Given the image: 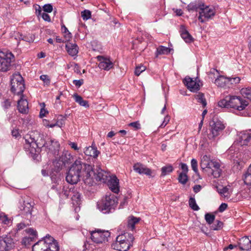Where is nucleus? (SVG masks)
Returning a JSON list of instances; mask_svg holds the SVG:
<instances>
[{
    "label": "nucleus",
    "mask_w": 251,
    "mask_h": 251,
    "mask_svg": "<svg viewBox=\"0 0 251 251\" xmlns=\"http://www.w3.org/2000/svg\"><path fill=\"white\" fill-rule=\"evenodd\" d=\"M228 189L226 187H223L222 189L220 190L219 193L223 195L225 197H227L228 196Z\"/></svg>",
    "instance_id": "nucleus-57"
},
{
    "label": "nucleus",
    "mask_w": 251,
    "mask_h": 251,
    "mask_svg": "<svg viewBox=\"0 0 251 251\" xmlns=\"http://www.w3.org/2000/svg\"><path fill=\"white\" fill-rule=\"evenodd\" d=\"M128 126L132 127L134 130H138L141 128V125L139 121L130 123Z\"/></svg>",
    "instance_id": "nucleus-52"
},
{
    "label": "nucleus",
    "mask_w": 251,
    "mask_h": 251,
    "mask_svg": "<svg viewBox=\"0 0 251 251\" xmlns=\"http://www.w3.org/2000/svg\"><path fill=\"white\" fill-rule=\"evenodd\" d=\"M227 207V204L226 203H222L219 207L218 210L220 212H224Z\"/></svg>",
    "instance_id": "nucleus-59"
},
{
    "label": "nucleus",
    "mask_w": 251,
    "mask_h": 251,
    "mask_svg": "<svg viewBox=\"0 0 251 251\" xmlns=\"http://www.w3.org/2000/svg\"><path fill=\"white\" fill-rule=\"evenodd\" d=\"M215 15V10L214 8L206 6L204 4L203 7L199 11V16L198 19L201 23H204L205 20L204 17L206 20L211 19Z\"/></svg>",
    "instance_id": "nucleus-11"
},
{
    "label": "nucleus",
    "mask_w": 251,
    "mask_h": 251,
    "mask_svg": "<svg viewBox=\"0 0 251 251\" xmlns=\"http://www.w3.org/2000/svg\"><path fill=\"white\" fill-rule=\"evenodd\" d=\"M140 219L139 218L135 217L133 216L128 217L127 220V227L133 230L135 228V225L137 224Z\"/></svg>",
    "instance_id": "nucleus-33"
},
{
    "label": "nucleus",
    "mask_w": 251,
    "mask_h": 251,
    "mask_svg": "<svg viewBox=\"0 0 251 251\" xmlns=\"http://www.w3.org/2000/svg\"><path fill=\"white\" fill-rule=\"evenodd\" d=\"M75 99V101L78 103L80 106H83L85 108L89 107L88 101L84 100L83 98L77 94H75L73 96Z\"/></svg>",
    "instance_id": "nucleus-34"
},
{
    "label": "nucleus",
    "mask_w": 251,
    "mask_h": 251,
    "mask_svg": "<svg viewBox=\"0 0 251 251\" xmlns=\"http://www.w3.org/2000/svg\"><path fill=\"white\" fill-rule=\"evenodd\" d=\"M216 161H212L210 159V156L204 155L201 159V167L202 170L207 169L208 170L211 168L212 166L215 165L214 164Z\"/></svg>",
    "instance_id": "nucleus-21"
},
{
    "label": "nucleus",
    "mask_w": 251,
    "mask_h": 251,
    "mask_svg": "<svg viewBox=\"0 0 251 251\" xmlns=\"http://www.w3.org/2000/svg\"><path fill=\"white\" fill-rule=\"evenodd\" d=\"M174 169L172 165H168L161 168V176H165L173 172Z\"/></svg>",
    "instance_id": "nucleus-41"
},
{
    "label": "nucleus",
    "mask_w": 251,
    "mask_h": 251,
    "mask_svg": "<svg viewBox=\"0 0 251 251\" xmlns=\"http://www.w3.org/2000/svg\"><path fill=\"white\" fill-rule=\"evenodd\" d=\"M210 126V132L207 135L209 140H214L225 127L224 125L220 121L213 122V123Z\"/></svg>",
    "instance_id": "nucleus-9"
},
{
    "label": "nucleus",
    "mask_w": 251,
    "mask_h": 251,
    "mask_svg": "<svg viewBox=\"0 0 251 251\" xmlns=\"http://www.w3.org/2000/svg\"><path fill=\"white\" fill-rule=\"evenodd\" d=\"M239 248L241 250L249 251L251 249V237L244 236L239 242Z\"/></svg>",
    "instance_id": "nucleus-19"
},
{
    "label": "nucleus",
    "mask_w": 251,
    "mask_h": 251,
    "mask_svg": "<svg viewBox=\"0 0 251 251\" xmlns=\"http://www.w3.org/2000/svg\"><path fill=\"white\" fill-rule=\"evenodd\" d=\"M43 10L48 13H50L53 10L52 6L51 4H46L43 7Z\"/></svg>",
    "instance_id": "nucleus-54"
},
{
    "label": "nucleus",
    "mask_w": 251,
    "mask_h": 251,
    "mask_svg": "<svg viewBox=\"0 0 251 251\" xmlns=\"http://www.w3.org/2000/svg\"><path fill=\"white\" fill-rule=\"evenodd\" d=\"M197 102L202 104L203 107H205L207 104L206 100L204 98V94L202 93H199L198 94L195 96Z\"/></svg>",
    "instance_id": "nucleus-37"
},
{
    "label": "nucleus",
    "mask_w": 251,
    "mask_h": 251,
    "mask_svg": "<svg viewBox=\"0 0 251 251\" xmlns=\"http://www.w3.org/2000/svg\"><path fill=\"white\" fill-rule=\"evenodd\" d=\"M48 113V111L45 110L44 108H41L40 112V117L43 118L45 116L46 114Z\"/></svg>",
    "instance_id": "nucleus-64"
},
{
    "label": "nucleus",
    "mask_w": 251,
    "mask_h": 251,
    "mask_svg": "<svg viewBox=\"0 0 251 251\" xmlns=\"http://www.w3.org/2000/svg\"><path fill=\"white\" fill-rule=\"evenodd\" d=\"M97 59L100 61L99 67L102 70L108 71L113 67V64L109 58L104 57L103 56H98Z\"/></svg>",
    "instance_id": "nucleus-15"
},
{
    "label": "nucleus",
    "mask_w": 251,
    "mask_h": 251,
    "mask_svg": "<svg viewBox=\"0 0 251 251\" xmlns=\"http://www.w3.org/2000/svg\"><path fill=\"white\" fill-rule=\"evenodd\" d=\"M133 243L127 242H115L113 244L112 246L115 250L119 251H127L129 248L132 246Z\"/></svg>",
    "instance_id": "nucleus-23"
},
{
    "label": "nucleus",
    "mask_w": 251,
    "mask_h": 251,
    "mask_svg": "<svg viewBox=\"0 0 251 251\" xmlns=\"http://www.w3.org/2000/svg\"><path fill=\"white\" fill-rule=\"evenodd\" d=\"M72 186H73L70 188L66 187L65 186H63L61 193V196H64L66 198L70 197V196H72L73 193L72 191Z\"/></svg>",
    "instance_id": "nucleus-39"
},
{
    "label": "nucleus",
    "mask_w": 251,
    "mask_h": 251,
    "mask_svg": "<svg viewBox=\"0 0 251 251\" xmlns=\"http://www.w3.org/2000/svg\"><path fill=\"white\" fill-rule=\"evenodd\" d=\"M11 104V101L9 99H5L2 102V105L4 109H7L10 107Z\"/></svg>",
    "instance_id": "nucleus-55"
},
{
    "label": "nucleus",
    "mask_w": 251,
    "mask_h": 251,
    "mask_svg": "<svg viewBox=\"0 0 251 251\" xmlns=\"http://www.w3.org/2000/svg\"><path fill=\"white\" fill-rule=\"evenodd\" d=\"M58 243L52 237L47 235L32 246V251H58Z\"/></svg>",
    "instance_id": "nucleus-4"
},
{
    "label": "nucleus",
    "mask_w": 251,
    "mask_h": 251,
    "mask_svg": "<svg viewBox=\"0 0 251 251\" xmlns=\"http://www.w3.org/2000/svg\"><path fill=\"white\" fill-rule=\"evenodd\" d=\"M28 232L30 233L32 236H26L24 237L22 241V244L25 246H27L31 244V242L33 241L34 237L36 235V231L34 230L33 229H29Z\"/></svg>",
    "instance_id": "nucleus-29"
},
{
    "label": "nucleus",
    "mask_w": 251,
    "mask_h": 251,
    "mask_svg": "<svg viewBox=\"0 0 251 251\" xmlns=\"http://www.w3.org/2000/svg\"><path fill=\"white\" fill-rule=\"evenodd\" d=\"M14 247L13 239L10 235L0 236V251H7Z\"/></svg>",
    "instance_id": "nucleus-12"
},
{
    "label": "nucleus",
    "mask_w": 251,
    "mask_h": 251,
    "mask_svg": "<svg viewBox=\"0 0 251 251\" xmlns=\"http://www.w3.org/2000/svg\"><path fill=\"white\" fill-rule=\"evenodd\" d=\"M249 104L248 102L240 96L227 95L218 102V105L222 108H233L239 111L244 109Z\"/></svg>",
    "instance_id": "nucleus-3"
},
{
    "label": "nucleus",
    "mask_w": 251,
    "mask_h": 251,
    "mask_svg": "<svg viewBox=\"0 0 251 251\" xmlns=\"http://www.w3.org/2000/svg\"><path fill=\"white\" fill-rule=\"evenodd\" d=\"M215 218V216L213 214L210 213H206L205 215V219L207 223L209 225H211L213 223Z\"/></svg>",
    "instance_id": "nucleus-46"
},
{
    "label": "nucleus",
    "mask_w": 251,
    "mask_h": 251,
    "mask_svg": "<svg viewBox=\"0 0 251 251\" xmlns=\"http://www.w3.org/2000/svg\"><path fill=\"white\" fill-rule=\"evenodd\" d=\"M20 210L21 214L25 216V218L30 219L31 217L33 205L30 202L24 201L23 204L21 205Z\"/></svg>",
    "instance_id": "nucleus-16"
},
{
    "label": "nucleus",
    "mask_w": 251,
    "mask_h": 251,
    "mask_svg": "<svg viewBox=\"0 0 251 251\" xmlns=\"http://www.w3.org/2000/svg\"><path fill=\"white\" fill-rule=\"evenodd\" d=\"M40 78L41 80H42L46 85H49L50 84V79L48 75H41Z\"/></svg>",
    "instance_id": "nucleus-53"
},
{
    "label": "nucleus",
    "mask_w": 251,
    "mask_h": 251,
    "mask_svg": "<svg viewBox=\"0 0 251 251\" xmlns=\"http://www.w3.org/2000/svg\"><path fill=\"white\" fill-rule=\"evenodd\" d=\"M171 49L163 46H160L157 49L155 52V57H157L159 55L168 54L171 51Z\"/></svg>",
    "instance_id": "nucleus-35"
},
{
    "label": "nucleus",
    "mask_w": 251,
    "mask_h": 251,
    "mask_svg": "<svg viewBox=\"0 0 251 251\" xmlns=\"http://www.w3.org/2000/svg\"><path fill=\"white\" fill-rule=\"evenodd\" d=\"M72 191L73 193L72 196H70V198L73 201L74 204H75V202L77 204L78 201H79L80 195L74 186H72Z\"/></svg>",
    "instance_id": "nucleus-36"
},
{
    "label": "nucleus",
    "mask_w": 251,
    "mask_h": 251,
    "mask_svg": "<svg viewBox=\"0 0 251 251\" xmlns=\"http://www.w3.org/2000/svg\"><path fill=\"white\" fill-rule=\"evenodd\" d=\"M228 78L223 75H220L215 80V84L220 87H230L228 83Z\"/></svg>",
    "instance_id": "nucleus-27"
},
{
    "label": "nucleus",
    "mask_w": 251,
    "mask_h": 251,
    "mask_svg": "<svg viewBox=\"0 0 251 251\" xmlns=\"http://www.w3.org/2000/svg\"><path fill=\"white\" fill-rule=\"evenodd\" d=\"M92 166L82 162L80 160H76L72 165L66 176V181L71 184H76L82 178L86 184H91L93 180L91 174H94Z\"/></svg>",
    "instance_id": "nucleus-1"
},
{
    "label": "nucleus",
    "mask_w": 251,
    "mask_h": 251,
    "mask_svg": "<svg viewBox=\"0 0 251 251\" xmlns=\"http://www.w3.org/2000/svg\"><path fill=\"white\" fill-rule=\"evenodd\" d=\"M240 92L243 97L251 101V87L243 88Z\"/></svg>",
    "instance_id": "nucleus-38"
},
{
    "label": "nucleus",
    "mask_w": 251,
    "mask_h": 251,
    "mask_svg": "<svg viewBox=\"0 0 251 251\" xmlns=\"http://www.w3.org/2000/svg\"><path fill=\"white\" fill-rule=\"evenodd\" d=\"M180 35L182 38L186 43H190L193 41L192 36L189 34L188 31L185 28L183 25H181L180 27Z\"/></svg>",
    "instance_id": "nucleus-31"
},
{
    "label": "nucleus",
    "mask_w": 251,
    "mask_h": 251,
    "mask_svg": "<svg viewBox=\"0 0 251 251\" xmlns=\"http://www.w3.org/2000/svg\"><path fill=\"white\" fill-rule=\"evenodd\" d=\"M11 86L13 93L17 95H23L25 87L23 78L20 74H15L12 76Z\"/></svg>",
    "instance_id": "nucleus-6"
},
{
    "label": "nucleus",
    "mask_w": 251,
    "mask_h": 251,
    "mask_svg": "<svg viewBox=\"0 0 251 251\" xmlns=\"http://www.w3.org/2000/svg\"><path fill=\"white\" fill-rule=\"evenodd\" d=\"M108 179V186L110 190L115 193H118L119 191V179L115 176H110Z\"/></svg>",
    "instance_id": "nucleus-17"
},
{
    "label": "nucleus",
    "mask_w": 251,
    "mask_h": 251,
    "mask_svg": "<svg viewBox=\"0 0 251 251\" xmlns=\"http://www.w3.org/2000/svg\"><path fill=\"white\" fill-rule=\"evenodd\" d=\"M91 13L88 10H85L81 12V17L84 20H87L91 18Z\"/></svg>",
    "instance_id": "nucleus-49"
},
{
    "label": "nucleus",
    "mask_w": 251,
    "mask_h": 251,
    "mask_svg": "<svg viewBox=\"0 0 251 251\" xmlns=\"http://www.w3.org/2000/svg\"><path fill=\"white\" fill-rule=\"evenodd\" d=\"M92 171L94 174H91L90 177H91L93 182L91 184H88L89 185H93V183H95V180L105 183L107 181L108 178L110 176L108 172L104 171L100 168H99L96 170H94L92 168Z\"/></svg>",
    "instance_id": "nucleus-8"
},
{
    "label": "nucleus",
    "mask_w": 251,
    "mask_h": 251,
    "mask_svg": "<svg viewBox=\"0 0 251 251\" xmlns=\"http://www.w3.org/2000/svg\"><path fill=\"white\" fill-rule=\"evenodd\" d=\"M65 166L61 160L58 159H55L53 162L51 166V173H59L62 170Z\"/></svg>",
    "instance_id": "nucleus-24"
},
{
    "label": "nucleus",
    "mask_w": 251,
    "mask_h": 251,
    "mask_svg": "<svg viewBox=\"0 0 251 251\" xmlns=\"http://www.w3.org/2000/svg\"><path fill=\"white\" fill-rule=\"evenodd\" d=\"M146 70V67L143 65H140L136 67L135 71V74L137 76H139L141 73Z\"/></svg>",
    "instance_id": "nucleus-51"
},
{
    "label": "nucleus",
    "mask_w": 251,
    "mask_h": 251,
    "mask_svg": "<svg viewBox=\"0 0 251 251\" xmlns=\"http://www.w3.org/2000/svg\"><path fill=\"white\" fill-rule=\"evenodd\" d=\"M183 82L187 88L193 92L198 91L200 86L202 85L201 82L199 80L198 81L197 79L194 80L193 78L189 76H186Z\"/></svg>",
    "instance_id": "nucleus-13"
},
{
    "label": "nucleus",
    "mask_w": 251,
    "mask_h": 251,
    "mask_svg": "<svg viewBox=\"0 0 251 251\" xmlns=\"http://www.w3.org/2000/svg\"><path fill=\"white\" fill-rule=\"evenodd\" d=\"M181 168L183 170L182 173L187 174L188 171V168L187 165L185 163H181Z\"/></svg>",
    "instance_id": "nucleus-60"
},
{
    "label": "nucleus",
    "mask_w": 251,
    "mask_h": 251,
    "mask_svg": "<svg viewBox=\"0 0 251 251\" xmlns=\"http://www.w3.org/2000/svg\"><path fill=\"white\" fill-rule=\"evenodd\" d=\"M69 145L70 147L75 151H78L79 148L77 147V144L75 142H69Z\"/></svg>",
    "instance_id": "nucleus-62"
},
{
    "label": "nucleus",
    "mask_w": 251,
    "mask_h": 251,
    "mask_svg": "<svg viewBox=\"0 0 251 251\" xmlns=\"http://www.w3.org/2000/svg\"><path fill=\"white\" fill-rule=\"evenodd\" d=\"M214 166H212L211 168L208 169V173L213 176L214 178H218L221 175L222 170L220 169V164L216 162ZM208 171V170H207Z\"/></svg>",
    "instance_id": "nucleus-25"
},
{
    "label": "nucleus",
    "mask_w": 251,
    "mask_h": 251,
    "mask_svg": "<svg viewBox=\"0 0 251 251\" xmlns=\"http://www.w3.org/2000/svg\"><path fill=\"white\" fill-rule=\"evenodd\" d=\"M237 141L241 146H251V130L241 132Z\"/></svg>",
    "instance_id": "nucleus-14"
},
{
    "label": "nucleus",
    "mask_w": 251,
    "mask_h": 251,
    "mask_svg": "<svg viewBox=\"0 0 251 251\" xmlns=\"http://www.w3.org/2000/svg\"><path fill=\"white\" fill-rule=\"evenodd\" d=\"M188 180V177L186 173H181L178 177V180L179 183L182 184H185Z\"/></svg>",
    "instance_id": "nucleus-43"
},
{
    "label": "nucleus",
    "mask_w": 251,
    "mask_h": 251,
    "mask_svg": "<svg viewBox=\"0 0 251 251\" xmlns=\"http://www.w3.org/2000/svg\"><path fill=\"white\" fill-rule=\"evenodd\" d=\"M42 17L46 21L50 22V21H51L50 18V16L49 15V14H48L46 13H42Z\"/></svg>",
    "instance_id": "nucleus-61"
},
{
    "label": "nucleus",
    "mask_w": 251,
    "mask_h": 251,
    "mask_svg": "<svg viewBox=\"0 0 251 251\" xmlns=\"http://www.w3.org/2000/svg\"><path fill=\"white\" fill-rule=\"evenodd\" d=\"M204 3L201 2H192L188 5L187 8L189 11H198L199 10H201L202 7H203Z\"/></svg>",
    "instance_id": "nucleus-32"
},
{
    "label": "nucleus",
    "mask_w": 251,
    "mask_h": 251,
    "mask_svg": "<svg viewBox=\"0 0 251 251\" xmlns=\"http://www.w3.org/2000/svg\"><path fill=\"white\" fill-rule=\"evenodd\" d=\"M14 60V56L11 52L0 51V71L6 72L9 71Z\"/></svg>",
    "instance_id": "nucleus-7"
},
{
    "label": "nucleus",
    "mask_w": 251,
    "mask_h": 251,
    "mask_svg": "<svg viewBox=\"0 0 251 251\" xmlns=\"http://www.w3.org/2000/svg\"><path fill=\"white\" fill-rule=\"evenodd\" d=\"M84 152L85 155L92 156L94 158L97 157L100 153L97 148L93 146L86 147L85 149Z\"/></svg>",
    "instance_id": "nucleus-30"
},
{
    "label": "nucleus",
    "mask_w": 251,
    "mask_h": 251,
    "mask_svg": "<svg viewBox=\"0 0 251 251\" xmlns=\"http://www.w3.org/2000/svg\"><path fill=\"white\" fill-rule=\"evenodd\" d=\"M110 233L108 231H103L100 230L93 231L91 232V238L92 241L96 244L102 243L107 241V238L109 237Z\"/></svg>",
    "instance_id": "nucleus-10"
},
{
    "label": "nucleus",
    "mask_w": 251,
    "mask_h": 251,
    "mask_svg": "<svg viewBox=\"0 0 251 251\" xmlns=\"http://www.w3.org/2000/svg\"><path fill=\"white\" fill-rule=\"evenodd\" d=\"M118 203L117 198L113 194L107 195L97 203L98 208L103 214H108L114 210Z\"/></svg>",
    "instance_id": "nucleus-5"
},
{
    "label": "nucleus",
    "mask_w": 251,
    "mask_h": 251,
    "mask_svg": "<svg viewBox=\"0 0 251 251\" xmlns=\"http://www.w3.org/2000/svg\"><path fill=\"white\" fill-rule=\"evenodd\" d=\"M0 222L3 225H8L11 223V219L7 217V215L4 214H0Z\"/></svg>",
    "instance_id": "nucleus-42"
},
{
    "label": "nucleus",
    "mask_w": 251,
    "mask_h": 251,
    "mask_svg": "<svg viewBox=\"0 0 251 251\" xmlns=\"http://www.w3.org/2000/svg\"><path fill=\"white\" fill-rule=\"evenodd\" d=\"M23 97V95H22L20 100H18L17 107L20 113L25 114L28 112V104L27 100Z\"/></svg>",
    "instance_id": "nucleus-22"
},
{
    "label": "nucleus",
    "mask_w": 251,
    "mask_h": 251,
    "mask_svg": "<svg viewBox=\"0 0 251 251\" xmlns=\"http://www.w3.org/2000/svg\"><path fill=\"white\" fill-rule=\"evenodd\" d=\"M58 158L61 162L62 161L65 166L70 163L73 159V156L67 151H64Z\"/></svg>",
    "instance_id": "nucleus-28"
},
{
    "label": "nucleus",
    "mask_w": 251,
    "mask_h": 251,
    "mask_svg": "<svg viewBox=\"0 0 251 251\" xmlns=\"http://www.w3.org/2000/svg\"><path fill=\"white\" fill-rule=\"evenodd\" d=\"M191 165L192 170L196 174L198 173V162L196 159H192L191 161Z\"/></svg>",
    "instance_id": "nucleus-50"
},
{
    "label": "nucleus",
    "mask_w": 251,
    "mask_h": 251,
    "mask_svg": "<svg viewBox=\"0 0 251 251\" xmlns=\"http://www.w3.org/2000/svg\"><path fill=\"white\" fill-rule=\"evenodd\" d=\"M65 46L66 50L70 55L72 56L76 55L78 53V47L76 44L67 42Z\"/></svg>",
    "instance_id": "nucleus-26"
},
{
    "label": "nucleus",
    "mask_w": 251,
    "mask_h": 251,
    "mask_svg": "<svg viewBox=\"0 0 251 251\" xmlns=\"http://www.w3.org/2000/svg\"><path fill=\"white\" fill-rule=\"evenodd\" d=\"M65 117H63L62 115H59L57 118V120L55 122L57 126L61 127L65 125Z\"/></svg>",
    "instance_id": "nucleus-48"
},
{
    "label": "nucleus",
    "mask_w": 251,
    "mask_h": 251,
    "mask_svg": "<svg viewBox=\"0 0 251 251\" xmlns=\"http://www.w3.org/2000/svg\"><path fill=\"white\" fill-rule=\"evenodd\" d=\"M134 240V237L131 233L124 232L117 237L116 242L133 243Z\"/></svg>",
    "instance_id": "nucleus-20"
},
{
    "label": "nucleus",
    "mask_w": 251,
    "mask_h": 251,
    "mask_svg": "<svg viewBox=\"0 0 251 251\" xmlns=\"http://www.w3.org/2000/svg\"><path fill=\"white\" fill-rule=\"evenodd\" d=\"M19 38L20 39L30 43L34 41L35 39V35L30 33H28L25 35L20 34Z\"/></svg>",
    "instance_id": "nucleus-40"
},
{
    "label": "nucleus",
    "mask_w": 251,
    "mask_h": 251,
    "mask_svg": "<svg viewBox=\"0 0 251 251\" xmlns=\"http://www.w3.org/2000/svg\"><path fill=\"white\" fill-rule=\"evenodd\" d=\"M133 170L139 174H145L149 176H151V171L145 165L137 163L134 165Z\"/></svg>",
    "instance_id": "nucleus-18"
},
{
    "label": "nucleus",
    "mask_w": 251,
    "mask_h": 251,
    "mask_svg": "<svg viewBox=\"0 0 251 251\" xmlns=\"http://www.w3.org/2000/svg\"><path fill=\"white\" fill-rule=\"evenodd\" d=\"M223 226V223L219 220H216L215 221L214 224L211 226V228L214 230H220Z\"/></svg>",
    "instance_id": "nucleus-47"
},
{
    "label": "nucleus",
    "mask_w": 251,
    "mask_h": 251,
    "mask_svg": "<svg viewBox=\"0 0 251 251\" xmlns=\"http://www.w3.org/2000/svg\"><path fill=\"white\" fill-rule=\"evenodd\" d=\"M73 83L75 84L77 87H80L83 83V79H79V80H73Z\"/></svg>",
    "instance_id": "nucleus-58"
},
{
    "label": "nucleus",
    "mask_w": 251,
    "mask_h": 251,
    "mask_svg": "<svg viewBox=\"0 0 251 251\" xmlns=\"http://www.w3.org/2000/svg\"><path fill=\"white\" fill-rule=\"evenodd\" d=\"M228 78V83L229 86L230 85H236L240 83L241 79L239 77H229Z\"/></svg>",
    "instance_id": "nucleus-45"
},
{
    "label": "nucleus",
    "mask_w": 251,
    "mask_h": 251,
    "mask_svg": "<svg viewBox=\"0 0 251 251\" xmlns=\"http://www.w3.org/2000/svg\"><path fill=\"white\" fill-rule=\"evenodd\" d=\"M26 143L33 149L36 151L37 148H41L47 145L49 147V150H58L59 148V144L57 141L50 140L49 143H46L43 139V135H41L38 132H31L25 136Z\"/></svg>",
    "instance_id": "nucleus-2"
},
{
    "label": "nucleus",
    "mask_w": 251,
    "mask_h": 251,
    "mask_svg": "<svg viewBox=\"0 0 251 251\" xmlns=\"http://www.w3.org/2000/svg\"><path fill=\"white\" fill-rule=\"evenodd\" d=\"M189 204L190 207L194 210L197 211L200 208L196 203L195 198L191 197L189 200Z\"/></svg>",
    "instance_id": "nucleus-44"
},
{
    "label": "nucleus",
    "mask_w": 251,
    "mask_h": 251,
    "mask_svg": "<svg viewBox=\"0 0 251 251\" xmlns=\"http://www.w3.org/2000/svg\"><path fill=\"white\" fill-rule=\"evenodd\" d=\"M12 135L15 138H18L20 136L19 130L17 129H14L12 131Z\"/></svg>",
    "instance_id": "nucleus-63"
},
{
    "label": "nucleus",
    "mask_w": 251,
    "mask_h": 251,
    "mask_svg": "<svg viewBox=\"0 0 251 251\" xmlns=\"http://www.w3.org/2000/svg\"><path fill=\"white\" fill-rule=\"evenodd\" d=\"M170 120V117L169 116H166L164 119L163 122L161 124V125L160 126V127L163 128L169 122Z\"/></svg>",
    "instance_id": "nucleus-56"
}]
</instances>
